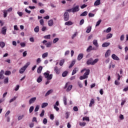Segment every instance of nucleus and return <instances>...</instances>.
Returning a JSON list of instances; mask_svg holds the SVG:
<instances>
[{
	"instance_id": "f257e3e1",
	"label": "nucleus",
	"mask_w": 128,
	"mask_h": 128,
	"mask_svg": "<svg viewBox=\"0 0 128 128\" xmlns=\"http://www.w3.org/2000/svg\"><path fill=\"white\" fill-rule=\"evenodd\" d=\"M98 60H100L98 58H96L94 60L92 58H90L86 61V64L88 66H94Z\"/></svg>"
},
{
	"instance_id": "f03ea898",
	"label": "nucleus",
	"mask_w": 128,
	"mask_h": 128,
	"mask_svg": "<svg viewBox=\"0 0 128 128\" xmlns=\"http://www.w3.org/2000/svg\"><path fill=\"white\" fill-rule=\"evenodd\" d=\"M50 72L48 70L46 72H45L44 74L45 76V78H46L47 80H50L52 78V74H50Z\"/></svg>"
},
{
	"instance_id": "7ed1b4c3",
	"label": "nucleus",
	"mask_w": 128,
	"mask_h": 128,
	"mask_svg": "<svg viewBox=\"0 0 128 128\" xmlns=\"http://www.w3.org/2000/svg\"><path fill=\"white\" fill-rule=\"evenodd\" d=\"M64 18L65 22H68V20H70V15L68 14V12H64Z\"/></svg>"
},
{
	"instance_id": "20e7f679",
	"label": "nucleus",
	"mask_w": 128,
	"mask_h": 128,
	"mask_svg": "<svg viewBox=\"0 0 128 128\" xmlns=\"http://www.w3.org/2000/svg\"><path fill=\"white\" fill-rule=\"evenodd\" d=\"M80 12V6L78 5H77L72 8V12Z\"/></svg>"
},
{
	"instance_id": "39448f33",
	"label": "nucleus",
	"mask_w": 128,
	"mask_h": 128,
	"mask_svg": "<svg viewBox=\"0 0 128 128\" xmlns=\"http://www.w3.org/2000/svg\"><path fill=\"white\" fill-rule=\"evenodd\" d=\"M36 97H34V98H31L29 100V104H34V102H36Z\"/></svg>"
},
{
	"instance_id": "423d86ee",
	"label": "nucleus",
	"mask_w": 128,
	"mask_h": 128,
	"mask_svg": "<svg viewBox=\"0 0 128 128\" xmlns=\"http://www.w3.org/2000/svg\"><path fill=\"white\" fill-rule=\"evenodd\" d=\"M26 68L25 66L22 67L20 70H19V72L20 74H22L24 72L26 71Z\"/></svg>"
},
{
	"instance_id": "0eeeda50",
	"label": "nucleus",
	"mask_w": 128,
	"mask_h": 128,
	"mask_svg": "<svg viewBox=\"0 0 128 128\" xmlns=\"http://www.w3.org/2000/svg\"><path fill=\"white\" fill-rule=\"evenodd\" d=\"M112 58L114 60H120V58H118V56H116V55L115 54H112Z\"/></svg>"
},
{
	"instance_id": "6e6552de",
	"label": "nucleus",
	"mask_w": 128,
	"mask_h": 128,
	"mask_svg": "<svg viewBox=\"0 0 128 128\" xmlns=\"http://www.w3.org/2000/svg\"><path fill=\"white\" fill-rule=\"evenodd\" d=\"M94 50V48H92V46H90L86 49V52H90L91 50Z\"/></svg>"
},
{
	"instance_id": "1a4fd4ad",
	"label": "nucleus",
	"mask_w": 128,
	"mask_h": 128,
	"mask_svg": "<svg viewBox=\"0 0 128 128\" xmlns=\"http://www.w3.org/2000/svg\"><path fill=\"white\" fill-rule=\"evenodd\" d=\"M82 58H84V54H80L78 56L77 60H80Z\"/></svg>"
},
{
	"instance_id": "9d476101",
	"label": "nucleus",
	"mask_w": 128,
	"mask_h": 128,
	"mask_svg": "<svg viewBox=\"0 0 128 128\" xmlns=\"http://www.w3.org/2000/svg\"><path fill=\"white\" fill-rule=\"evenodd\" d=\"M42 66H39V67L37 69L38 74H42Z\"/></svg>"
},
{
	"instance_id": "9b49d317",
	"label": "nucleus",
	"mask_w": 128,
	"mask_h": 128,
	"mask_svg": "<svg viewBox=\"0 0 128 128\" xmlns=\"http://www.w3.org/2000/svg\"><path fill=\"white\" fill-rule=\"evenodd\" d=\"M110 56V50H108L105 54V58H108Z\"/></svg>"
},
{
	"instance_id": "f8f14e48",
	"label": "nucleus",
	"mask_w": 128,
	"mask_h": 128,
	"mask_svg": "<svg viewBox=\"0 0 128 128\" xmlns=\"http://www.w3.org/2000/svg\"><path fill=\"white\" fill-rule=\"evenodd\" d=\"M93 44H94V46H95L96 48H98V40H93Z\"/></svg>"
},
{
	"instance_id": "ddd939ff",
	"label": "nucleus",
	"mask_w": 128,
	"mask_h": 128,
	"mask_svg": "<svg viewBox=\"0 0 128 128\" xmlns=\"http://www.w3.org/2000/svg\"><path fill=\"white\" fill-rule=\"evenodd\" d=\"M100 0H96L94 3V6H100Z\"/></svg>"
},
{
	"instance_id": "4468645a",
	"label": "nucleus",
	"mask_w": 128,
	"mask_h": 128,
	"mask_svg": "<svg viewBox=\"0 0 128 128\" xmlns=\"http://www.w3.org/2000/svg\"><path fill=\"white\" fill-rule=\"evenodd\" d=\"M77 72H78V68H76L72 72V76L76 74Z\"/></svg>"
},
{
	"instance_id": "2eb2a0df",
	"label": "nucleus",
	"mask_w": 128,
	"mask_h": 128,
	"mask_svg": "<svg viewBox=\"0 0 128 128\" xmlns=\"http://www.w3.org/2000/svg\"><path fill=\"white\" fill-rule=\"evenodd\" d=\"M54 25V20H50L49 21H48V26H52Z\"/></svg>"
},
{
	"instance_id": "dca6fc26",
	"label": "nucleus",
	"mask_w": 128,
	"mask_h": 128,
	"mask_svg": "<svg viewBox=\"0 0 128 128\" xmlns=\"http://www.w3.org/2000/svg\"><path fill=\"white\" fill-rule=\"evenodd\" d=\"M37 82H38V84H40V82H42V76H39V77L38 78L37 80H36Z\"/></svg>"
},
{
	"instance_id": "f3484780",
	"label": "nucleus",
	"mask_w": 128,
	"mask_h": 128,
	"mask_svg": "<svg viewBox=\"0 0 128 128\" xmlns=\"http://www.w3.org/2000/svg\"><path fill=\"white\" fill-rule=\"evenodd\" d=\"M110 44V42H104L102 44V48H107Z\"/></svg>"
},
{
	"instance_id": "a211bd4d",
	"label": "nucleus",
	"mask_w": 128,
	"mask_h": 128,
	"mask_svg": "<svg viewBox=\"0 0 128 128\" xmlns=\"http://www.w3.org/2000/svg\"><path fill=\"white\" fill-rule=\"evenodd\" d=\"M91 30H92V26H88L87 27V30H86V32L87 34H90V32Z\"/></svg>"
},
{
	"instance_id": "6ab92c4d",
	"label": "nucleus",
	"mask_w": 128,
	"mask_h": 128,
	"mask_svg": "<svg viewBox=\"0 0 128 128\" xmlns=\"http://www.w3.org/2000/svg\"><path fill=\"white\" fill-rule=\"evenodd\" d=\"M2 34H6V27H3L2 28Z\"/></svg>"
},
{
	"instance_id": "aec40b11",
	"label": "nucleus",
	"mask_w": 128,
	"mask_h": 128,
	"mask_svg": "<svg viewBox=\"0 0 128 128\" xmlns=\"http://www.w3.org/2000/svg\"><path fill=\"white\" fill-rule=\"evenodd\" d=\"M94 104V100L93 98H92L90 102V104H89V106L90 108H92V104Z\"/></svg>"
},
{
	"instance_id": "412c9836",
	"label": "nucleus",
	"mask_w": 128,
	"mask_h": 128,
	"mask_svg": "<svg viewBox=\"0 0 128 128\" xmlns=\"http://www.w3.org/2000/svg\"><path fill=\"white\" fill-rule=\"evenodd\" d=\"M54 72H56L57 74H60V70L58 66L54 67Z\"/></svg>"
},
{
	"instance_id": "4be33fe9",
	"label": "nucleus",
	"mask_w": 128,
	"mask_h": 128,
	"mask_svg": "<svg viewBox=\"0 0 128 128\" xmlns=\"http://www.w3.org/2000/svg\"><path fill=\"white\" fill-rule=\"evenodd\" d=\"M88 78V76H86L84 74L82 76H80V80H86V78Z\"/></svg>"
},
{
	"instance_id": "5701e85b",
	"label": "nucleus",
	"mask_w": 128,
	"mask_h": 128,
	"mask_svg": "<svg viewBox=\"0 0 128 128\" xmlns=\"http://www.w3.org/2000/svg\"><path fill=\"white\" fill-rule=\"evenodd\" d=\"M48 106V102H44L42 103V108H46Z\"/></svg>"
},
{
	"instance_id": "b1692460",
	"label": "nucleus",
	"mask_w": 128,
	"mask_h": 128,
	"mask_svg": "<svg viewBox=\"0 0 128 128\" xmlns=\"http://www.w3.org/2000/svg\"><path fill=\"white\" fill-rule=\"evenodd\" d=\"M74 24L71 21H68L64 23L65 26H72Z\"/></svg>"
},
{
	"instance_id": "393cba45",
	"label": "nucleus",
	"mask_w": 128,
	"mask_h": 128,
	"mask_svg": "<svg viewBox=\"0 0 128 128\" xmlns=\"http://www.w3.org/2000/svg\"><path fill=\"white\" fill-rule=\"evenodd\" d=\"M76 64V60H74L72 61V63L70 64V66H69L68 68H72L73 66H74V64Z\"/></svg>"
},
{
	"instance_id": "a878e982",
	"label": "nucleus",
	"mask_w": 128,
	"mask_h": 128,
	"mask_svg": "<svg viewBox=\"0 0 128 128\" xmlns=\"http://www.w3.org/2000/svg\"><path fill=\"white\" fill-rule=\"evenodd\" d=\"M88 16V12L85 11L80 14V16Z\"/></svg>"
},
{
	"instance_id": "bb28decb",
	"label": "nucleus",
	"mask_w": 128,
	"mask_h": 128,
	"mask_svg": "<svg viewBox=\"0 0 128 128\" xmlns=\"http://www.w3.org/2000/svg\"><path fill=\"white\" fill-rule=\"evenodd\" d=\"M52 90H48L46 93L45 94V96H50V94H52Z\"/></svg>"
},
{
	"instance_id": "cd10ccee",
	"label": "nucleus",
	"mask_w": 128,
	"mask_h": 128,
	"mask_svg": "<svg viewBox=\"0 0 128 128\" xmlns=\"http://www.w3.org/2000/svg\"><path fill=\"white\" fill-rule=\"evenodd\" d=\"M48 56V52H45L42 54V58H47Z\"/></svg>"
},
{
	"instance_id": "c85d7f7f",
	"label": "nucleus",
	"mask_w": 128,
	"mask_h": 128,
	"mask_svg": "<svg viewBox=\"0 0 128 128\" xmlns=\"http://www.w3.org/2000/svg\"><path fill=\"white\" fill-rule=\"evenodd\" d=\"M68 71H64V72H62V76L63 78H66L68 76Z\"/></svg>"
},
{
	"instance_id": "c756f323",
	"label": "nucleus",
	"mask_w": 128,
	"mask_h": 128,
	"mask_svg": "<svg viewBox=\"0 0 128 128\" xmlns=\"http://www.w3.org/2000/svg\"><path fill=\"white\" fill-rule=\"evenodd\" d=\"M86 70V72L84 74L85 75V76H88L90 74V70L89 69Z\"/></svg>"
},
{
	"instance_id": "7c9ffc66",
	"label": "nucleus",
	"mask_w": 128,
	"mask_h": 128,
	"mask_svg": "<svg viewBox=\"0 0 128 128\" xmlns=\"http://www.w3.org/2000/svg\"><path fill=\"white\" fill-rule=\"evenodd\" d=\"M112 38V34H108L106 35V40H108V39L110 38Z\"/></svg>"
},
{
	"instance_id": "2f4dec72",
	"label": "nucleus",
	"mask_w": 128,
	"mask_h": 128,
	"mask_svg": "<svg viewBox=\"0 0 128 128\" xmlns=\"http://www.w3.org/2000/svg\"><path fill=\"white\" fill-rule=\"evenodd\" d=\"M4 74L5 76H10V74H12V72H10V71L6 70L4 72Z\"/></svg>"
},
{
	"instance_id": "473e14b6",
	"label": "nucleus",
	"mask_w": 128,
	"mask_h": 128,
	"mask_svg": "<svg viewBox=\"0 0 128 128\" xmlns=\"http://www.w3.org/2000/svg\"><path fill=\"white\" fill-rule=\"evenodd\" d=\"M82 120L84 122V120H86V122H90V118L88 116H85L82 118Z\"/></svg>"
},
{
	"instance_id": "72a5a7b5",
	"label": "nucleus",
	"mask_w": 128,
	"mask_h": 128,
	"mask_svg": "<svg viewBox=\"0 0 128 128\" xmlns=\"http://www.w3.org/2000/svg\"><path fill=\"white\" fill-rule=\"evenodd\" d=\"M34 32H40V27H38V26H36L34 28Z\"/></svg>"
},
{
	"instance_id": "f704fd0d",
	"label": "nucleus",
	"mask_w": 128,
	"mask_h": 128,
	"mask_svg": "<svg viewBox=\"0 0 128 128\" xmlns=\"http://www.w3.org/2000/svg\"><path fill=\"white\" fill-rule=\"evenodd\" d=\"M72 85H70L66 89V92H70L72 90Z\"/></svg>"
},
{
	"instance_id": "c9c22d12",
	"label": "nucleus",
	"mask_w": 128,
	"mask_h": 128,
	"mask_svg": "<svg viewBox=\"0 0 128 128\" xmlns=\"http://www.w3.org/2000/svg\"><path fill=\"white\" fill-rule=\"evenodd\" d=\"M34 108V106H32L30 107V108L29 109L30 114H32V112Z\"/></svg>"
},
{
	"instance_id": "e433bc0d",
	"label": "nucleus",
	"mask_w": 128,
	"mask_h": 128,
	"mask_svg": "<svg viewBox=\"0 0 128 128\" xmlns=\"http://www.w3.org/2000/svg\"><path fill=\"white\" fill-rule=\"evenodd\" d=\"M3 13H4V17L6 18V16H8V12H7L6 10H4Z\"/></svg>"
},
{
	"instance_id": "4c0bfd02",
	"label": "nucleus",
	"mask_w": 128,
	"mask_h": 128,
	"mask_svg": "<svg viewBox=\"0 0 128 128\" xmlns=\"http://www.w3.org/2000/svg\"><path fill=\"white\" fill-rule=\"evenodd\" d=\"M64 59H63L60 60V66H64Z\"/></svg>"
},
{
	"instance_id": "58836bf2",
	"label": "nucleus",
	"mask_w": 128,
	"mask_h": 128,
	"mask_svg": "<svg viewBox=\"0 0 128 128\" xmlns=\"http://www.w3.org/2000/svg\"><path fill=\"white\" fill-rule=\"evenodd\" d=\"M24 115H21L18 116V120H22V118H24Z\"/></svg>"
},
{
	"instance_id": "ea45409f",
	"label": "nucleus",
	"mask_w": 128,
	"mask_h": 128,
	"mask_svg": "<svg viewBox=\"0 0 128 128\" xmlns=\"http://www.w3.org/2000/svg\"><path fill=\"white\" fill-rule=\"evenodd\" d=\"M46 48H50V46H52V42H48L46 44Z\"/></svg>"
},
{
	"instance_id": "a19ab883",
	"label": "nucleus",
	"mask_w": 128,
	"mask_h": 128,
	"mask_svg": "<svg viewBox=\"0 0 128 128\" xmlns=\"http://www.w3.org/2000/svg\"><path fill=\"white\" fill-rule=\"evenodd\" d=\"M5 46H6V44H4V42H0V46H1V48H4Z\"/></svg>"
},
{
	"instance_id": "79ce46f5",
	"label": "nucleus",
	"mask_w": 128,
	"mask_h": 128,
	"mask_svg": "<svg viewBox=\"0 0 128 128\" xmlns=\"http://www.w3.org/2000/svg\"><path fill=\"white\" fill-rule=\"evenodd\" d=\"M16 100V96H14L12 98L10 99L9 102H14Z\"/></svg>"
},
{
	"instance_id": "37998d69",
	"label": "nucleus",
	"mask_w": 128,
	"mask_h": 128,
	"mask_svg": "<svg viewBox=\"0 0 128 128\" xmlns=\"http://www.w3.org/2000/svg\"><path fill=\"white\" fill-rule=\"evenodd\" d=\"M44 38L50 40V34H48L44 36Z\"/></svg>"
},
{
	"instance_id": "c03bdc74",
	"label": "nucleus",
	"mask_w": 128,
	"mask_h": 128,
	"mask_svg": "<svg viewBox=\"0 0 128 128\" xmlns=\"http://www.w3.org/2000/svg\"><path fill=\"white\" fill-rule=\"evenodd\" d=\"M100 22H102V20H98V21L96 23V26H98L100 24Z\"/></svg>"
},
{
	"instance_id": "a18cd8bd",
	"label": "nucleus",
	"mask_w": 128,
	"mask_h": 128,
	"mask_svg": "<svg viewBox=\"0 0 128 128\" xmlns=\"http://www.w3.org/2000/svg\"><path fill=\"white\" fill-rule=\"evenodd\" d=\"M84 24V19H82L80 22V26H82V24Z\"/></svg>"
},
{
	"instance_id": "49530a36",
	"label": "nucleus",
	"mask_w": 128,
	"mask_h": 128,
	"mask_svg": "<svg viewBox=\"0 0 128 128\" xmlns=\"http://www.w3.org/2000/svg\"><path fill=\"white\" fill-rule=\"evenodd\" d=\"M42 62V59L40 58H38L36 60V64H40Z\"/></svg>"
},
{
	"instance_id": "de8ad7c7",
	"label": "nucleus",
	"mask_w": 128,
	"mask_h": 128,
	"mask_svg": "<svg viewBox=\"0 0 128 128\" xmlns=\"http://www.w3.org/2000/svg\"><path fill=\"white\" fill-rule=\"evenodd\" d=\"M66 100H67L66 97L64 96V104L65 106H66V104H67Z\"/></svg>"
},
{
	"instance_id": "09e8293b",
	"label": "nucleus",
	"mask_w": 128,
	"mask_h": 128,
	"mask_svg": "<svg viewBox=\"0 0 128 128\" xmlns=\"http://www.w3.org/2000/svg\"><path fill=\"white\" fill-rule=\"evenodd\" d=\"M58 38H55L53 40V44H56L58 42Z\"/></svg>"
},
{
	"instance_id": "8fccbe9b",
	"label": "nucleus",
	"mask_w": 128,
	"mask_h": 128,
	"mask_svg": "<svg viewBox=\"0 0 128 128\" xmlns=\"http://www.w3.org/2000/svg\"><path fill=\"white\" fill-rule=\"evenodd\" d=\"M110 32H112V28L110 27L108 28L106 30V32L107 33Z\"/></svg>"
},
{
	"instance_id": "3c124183",
	"label": "nucleus",
	"mask_w": 128,
	"mask_h": 128,
	"mask_svg": "<svg viewBox=\"0 0 128 128\" xmlns=\"http://www.w3.org/2000/svg\"><path fill=\"white\" fill-rule=\"evenodd\" d=\"M44 116V110H42L41 114H40V116L42 118V116Z\"/></svg>"
},
{
	"instance_id": "603ef678",
	"label": "nucleus",
	"mask_w": 128,
	"mask_h": 128,
	"mask_svg": "<svg viewBox=\"0 0 128 128\" xmlns=\"http://www.w3.org/2000/svg\"><path fill=\"white\" fill-rule=\"evenodd\" d=\"M124 40V35L122 34L120 37V40H121V42H122Z\"/></svg>"
},
{
	"instance_id": "864d4df0",
	"label": "nucleus",
	"mask_w": 128,
	"mask_h": 128,
	"mask_svg": "<svg viewBox=\"0 0 128 128\" xmlns=\"http://www.w3.org/2000/svg\"><path fill=\"white\" fill-rule=\"evenodd\" d=\"M88 16L89 18H94V14L90 12L88 14Z\"/></svg>"
},
{
	"instance_id": "5fc2aeb1",
	"label": "nucleus",
	"mask_w": 128,
	"mask_h": 128,
	"mask_svg": "<svg viewBox=\"0 0 128 128\" xmlns=\"http://www.w3.org/2000/svg\"><path fill=\"white\" fill-rule=\"evenodd\" d=\"M4 84H8V78H6L4 80Z\"/></svg>"
},
{
	"instance_id": "6e6d98bb",
	"label": "nucleus",
	"mask_w": 128,
	"mask_h": 128,
	"mask_svg": "<svg viewBox=\"0 0 128 128\" xmlns=\"http://www.w3.org/2000/svg\"><path fill=\"white\" fill-rule=\"evenodd\" d=\"M86 124L84 122L80 123V126H85Z\"/></svg>"
},
{
	"instance_id": "4d7b16f0",
	"label": "nucleus",
	"mask_w": 128,
	"mask_h": 128,
	"mask_svg": "<svg viewBox=\"0 0 128 128\" xmlns=\"http://www.w3.org/2000/svg\"><path fill=\"white\" fill-rule=\"evenodd\" d=\"M54 108L56 110V112H58V110H60V108H58V107H57V106H54Z\"/></svg>"
},
{
	"instance_id": "13d9d810",
	"label": "nucleus",
	"mask_w": 128,
	"mask_h": 128,
	"mask_svg": "<svg viewBox=\"0 0 128 128\" xmlns=\"http://www.w3.org/2000/svg\"><path fill=\"white\" fill-rule=\"evenodd\" d=\"M38 110H40V107L38 106H36L34 109L35 112H38Z\"/></svg>"
},
{
	"instance_id": "bf43d9fd",
	"label": "nucleus",
	"mask_w": 128,
	"mask_h": 128,
	"mask_svg": "<svg viewBox=\"0 0 128 128\" xmlns=\"http://www.w3.org/2000/svg\"><path fill=\"white\" fill-rule=\"evenodd\" d=\"M43 124H48V120H46V118H45L43 120Z\"/></svg>"
},
{
	"instance_id": "052dcab7",
	"label": "nucleus",
	"mask_w": 128,
	"mask_h": 128,
	"mask_svg": "<svg viewBox=\"0 0 128 128\" xmlns=\"http://www.w3.org/2000/svg\"><path fill=\"white\" fill-rule=\"evenodd\" d=\"M6 11H7V12H11L12 11V8H8L7 10H6Z\"/></svg>"
},
{
	"instance_id": "680f3d73",
	"label": "nucleus",
	"mask_w": 128,
	"mask_h": 128,
	"mask_svg": "<svg viewBox=\"0 0 128 128\" xmlns=\"http://www.w3.org/2000/svg\"><path fill=\"white\" fill-rule=\"evenodd\" d=\"M20 46H22V48H24L26 46V43L24 42H20Z\"/></svg>"
},
{
	"instance_id": "e2e57ef3",
	"label": "nucleus",
	"mask_w": 128,
	"mask_h": 128,
	"mask_svg": "<svg viewBox=\"0 0 128 128\" xmlns=\"http://www.w3.org/2000/svg\"><path fill=\"white\" fill-rule=\"evenodd\" d=\"M19 16H22V14H24V13L22 12H17Z\"/></svg>"
},
{
	"instance_id": "0e129e2a",
	"label": "nucleus",
	"mask_w": 128,
	"mask_h": 128,
	"mask_svg": "<svg viewBox=\"0 0 128 128\" xmlns=\"http://www.w3.org/2000/svg\"><path fill=\"white\" fill-rule=\"evenodd\" d=\"M40 24L41 26H44V19H41L40 20Z\"/></svg>"
},
{
	"instance_id": "69168bd1",
	"label": "nucleus",
	"mask_w": 128,
	"mask_h": 128,
	"mask_svg": "<svg viewBox=\"0 0 128 128\" xmlns=\"http://www.w3.org/2000/svg\"><path fill=\"white\" fill-rule=\"evenodd\" d=\"M30 64V62H28L25 66H24L26 68H28V66Z\"/></svg>"
},
{
	"instance_id": "338daca9",
	"label": "nucleus",
	"mask_w": 128,
	"mask_h": 128,
	"mask_svg": "<svg viewBox=\"0 0 128 128\" xmlns=\"http://www.w3.org/2000/svg\"><path fill=\"white\" fill-rule=\"evenodd\" d=\"M86 6H88V5L86 4H84L83 5H82L80 8L82 9L84 8H86Z\"/></svg>"
},
{
	"instance_id": "774afa93",
	"label": "nucleus",
	"mask_w": 128,
	"mask_h": 128,
	"mask_svg": "<svg viewBox=\"0 0 128 128\" xmlns=\"http://www.w3.org/2000/svg\"><path fill=\"white\" fill-rule=\"evenodd\" d=\"M78 84L80 88H82V82H80L78 81Z\"/></svg>"
}]
</instances>
